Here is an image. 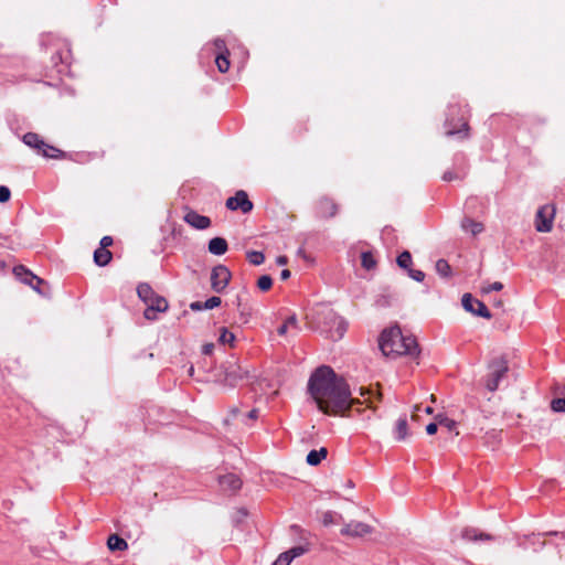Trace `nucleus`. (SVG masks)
Here are the masks:
<instances>
[{
  "label": "nucleus",
  "instance_id": "22",
  "mask_svg": "<svg viewBox=\"0 0 565 565\" xmlns=\"http://www.w3.org/2000/svg\"><path fill=\"white\" fill-rule=\"evenodd\" d=\"M408 436V424L405 416L399 417L396 420L395 428H394V437L397 441H403Z\"/></svg>",
  "mask_w": 565,
  "mask_h": 565
},
{
  "label": "nucleus",
  "instance_id": "53",
  "mask_svg": "<svg viewBox=\"0 0 565 565\" xmlns=\"http://www.w3.org/2000/svg\"><path fill=\"white\" fill-rule=\"evenodd\" d=\"M277 263H278L279 265H285V264H287V257H286V256H279V257L277 258Z\"/></svg>",
  "mask_w": 565,
  "mask_h": 565
},
{
  "label": "nucleus",
  "instance_id": "23",
  "mask_svg": "<svg viewBox=\"0 0 565 565\" xmlns=\"http://www.w3.org/2000/svg\"><path fill=\"white\" fill-rule=\"evenodd\" d=\"M328 455L327 448L322 447L319 450H311L307 455V463L310 466H318Z\"/></svg>",
  "mask_w": 565,
  "mask_h": 565
},
{
  "label": "nucleus",
  "instance_id": "6",
  "mask_svg": "<svg viewBox=\"0 0 565 565\" xmlns=\"http://www.w3.org/2000/svg\"><path fill=\"white\" fill-rule=\"evenodd\" d=\"M23 142L36 150V152L39 154H42L43 157L45 158H50V159H63L65 158V152L62 151L61 149H57L56 147L54 146H51L49 143H46L38 134L35 132H26L23 138H22Z\"/></svg>",
  "mask_w": 565,
  "mask_h": 565
},
{
  "label": "nucleus",
  "instance_id": "49",
  "mask_svg": "<svg viewBox=\"0 0 565 565\" xmlns=\"http://www.w3.org/2000/svg\"><path fill=\"white\" fill-rule=\"evenodd\" d=\"M258 417V409L254 408L252 411H249L246 415V418L248 419H256Z\"/></svg>",
  "mask_w": 565,
  "mask_h": 565
},
{
  "label": "nucleus",
  "instance_id": "19",
  "mask_svg": "<svg viewBox=\"0 0 565 565\" xmlns=\"http://www.w3.org/2000/svg\"><path fill=\"white\" fill-rule=\"evenodd\" d=\"M207 249L211 254L221 256L227 252L228 245H227V242L225 238L214 237V238L210 239Z\"/></svg>",
  "mask_w": 565,
  "mask_h": 565
},
{
  "label": "nucleus",
  "instance_id": "28",
  "mask_svg": "<svg viewBox=\"0 0 565 565\" xmlns=\"http://www.w3.org/2000/svg\"><path fill=\"white\" fill-rule=\"evenodd\" d=\"M435 269H436V273L441 278H450L452 276L451 267H450L449 263L444 258H440L436 262Z\"/></svg>",
  "mask_w": 565,
  "mask_h": 565
},
{
  "label": "nucleus",
  "instance_id": "13",
  "mask_svg": "<svg viewBox=\"0 0 565 565\" xmlns=\"http://www.w3.org/2000/svg\"><path fill=\"white\" fill-rule=\"evenodd\" d=\"M373 532V527L366 523L360 521H351L349 523H344L340 533L343 536L349 537H363Z\"/></svg>",
  "mask_w": 565,
  "mask_h": 565
},
{
  "label": "nucleus",
  "instance_id": "39",
  "mask_svg": "<svg viewBox=\"0 0 565 565\" xmlns=\"http://www.w3.org/2000/svg\"><path fill=\"white\" fill-rule=\"evenodd\" d=\"M222 300L217 296H213L203 302L204 309H214L221 305Z\"/></svg>",
  "mask_w": 565,
  "mask_h": 565
},
{
  "label": "nucleus",
  "instance_id": "16",
  "mask_svg": "<svg viewBox=\"0 0 565 565\" xmlns=\"http://www.w3.org/2000/svg\"><path fill=\"white\" fill-rule=\"evenodd\" d=\"M185 223L195 230H206L211 226V218L199 214L196 211L188 210L183 216Z\"/></svg>",
  "mask_w": 565,
  "mask_h": 565
},
{
  "label": "nucleus",
  "instance_id": "15",
  "mask_svg": "<svg viewBox=\"0 0 565 565\" xmlns=\"http://www.w3.org/2000/svg\"><path fill=\"white\" fill-rule=\"evenodd\" d=\"M14 275L24 284L32 287L38 292H42L40 289V285L44 284V280L34 275L23 265L15 266L13 269Z\"/></svg>",
  "mask_w": 565,
  "mask_h": 565
},
{
  "label": "nucleus",
  "instance_id": "20",
  "mask_svg": "<svg viewBox=\"0 0 565 565\" xmlns=\"http://www.w3.org/2000/svg\"><path fill=\"white\" fill-rule=\"evenodd\" d=\"M461 536H462V539H465L467 541H478V540L491 541V540H493L492 535H490L488 533L479 532L478 529H475V527L463 529Z\"/></svg>",
  "mask_w": 565,
  "mask_h": 565
},
{
  "label": "nucleus",
  "instance_id": "32",
  "mask_svg": "<svg viewBox=\"0 0 565 565\" xmlns=\"http://www.w3.org/2000/svg\"><path fill=\"white\" fill-rule=\"evenodd\" d=\"M436 419L443 428L447 429V431H452L457 427V422L454 419L448 418L447 416H444L441 414L436 416Z\"/></svg>",
  "mask_w": 565,
  "mask_h": 565
},
{
  "label": "nucleus",
  "instance_id": "44",
  "mask_svg": "<svg viewBox=\"0 0 565 565\" xmlns=\"http://www.w3.org/2000/svg\"><path fill=\"white\" fill-rule=\"evenodd\" d=\"M111 244H113V238L110 236H104L100 239V247L99 248L107 249V247L110 246Z\"/></svg>",
  "mask_w": 565,
  "mask_h": 565
},
{
  "label": "nucleus",
  "instance_id": "11",
  "mask_svg": "<svg viewBox=\"0 0 565 565\" xmlns=\"http://www.w3.org/2000/svg\"><path fill=\"white\" fill-rule=\"evenodd\" d=\"M461 303H462L463 309L468 312H471L476 316H479V317H482L486 319L491 318V312L487 308V306L482 301L475 299L470 294H465L462 296Z\"/></svg>",
  "mask_w": 565,
  "mask_h": 565
},
{
  "label": "nucleus",
  "instance_id": "43",
  "mask_svg": "<svg viewBox=\"0 0 565 565\" xmlns=\"http://www.w3.org/2000/svg\"><path fill=\"white\" fill-rule=\"evenodd\" d=\"M11 192L8 186L0 185V203H6L10 200Z\"/></svg>",
  "mask_w": 565,
  "mask_h": 565
},
{
  "label": "nucleus",
  "instance_id": "36",
  "mask_svg": "<svg viewBox=\"0 0 565 565\" xmlns=\"http://www.w3.org/2000/svg\"><path fill=\"white\" fill-rule=\"evenodd\" d=\"M308 551H309V544H305V545L294 546L286 552L289 554V556L294 561L296 557H299V556L306 554Z\"/></svg>",
  "mask_w": 565,
  "mask_h": 565
},
{
  "label": "nucleus",
  "instance_id": "35",
  "mask_svg": "<svg viewBox=\"0 0 565 565\" xmlns=\"http://www.w3.org/2000/svg\"><path fill=\"white\" fill-rule=\"evenodd\" d=\"M273 286V278L269 275H263L257 280V287L260 291H268Z\"/></svg>",
  "mask_w": 565,
  "mask_h": 565
},
{
  "label": "nucleus",
  "instance_id": "26",
  "mask_svg": "<svg viewBox=\"0 0 565 565\" xmlns=\"http://www.w3.org/2000/svg\"><path fill=\"white\" fill-rule=\"evenodd\" d=\"M299 331V323L295 315L288 317L285 322L277 329L279 335H286L288 330Z\"/></svg>",
  "mask_w": 565,
  "mask_h": 565
},
{
  "label": "nucleus",
  "instance_id": "54",
  "mask_svg": "<svg viewBox=\"0 0 565 565\" xmlns=\"http://www.w3.org/2000/svg\"><path fill=\"white\" fill-rule=\"evenodd\" d=\"M188 374L190 376H192L194 374V366L193 365H190L189 369H188Z\"/></svg>",
  "mask_w": 565,
  "mask_h": 565
},
{
  "label": "nucleus",
  "instance_id": "31",
  "mask_svg": "<svg viewBox=\"0 0 565 565\" xmlns=\"http://www.w3.org/2000/svg\"><path fill=\"white\" fill-rule=\"evenodd\" d=\"M247 260L255 266H259L265 262V255L263 252L249 250L246 253Z\"/></svg>",
  "mask_w": 565,
  "mask_h": 565
},
{
  "label": "nucleus",
  "instance_id": "37",
  "mask_svg": "<svg viewBox=\"0 0 565 565\" xmlns=\"http://www.w3.org/2000/svg\"><path fill=\"white\" fill-rule=\"evenodd\" d=\"M218 341L222 344L233 345V343L235 341V335H234V333L230 332L226 328L223 327L221 329V334H220Z\"/></svg>",
  "mask_w": 565,
  "mask_h": 565
},
{
  "label": "nucleus",
  "instance_id": "56",
  "mask_svg": "<svg viewBox=\"0 0 565 565\" xmlns=\"http://www.w3.org/2000/svg\"><path fill=\"white\" fill-rule=\"evenodd\" d=\"M242 317H243V321L247 322V317L245 316V313L243 311H242Z\"/></svg>",
  "mask_w": 565,
  "mask_h": 565
},
{
  "label": "nucleus",
  "instance_id": "17",
  "mask_svg": "<svg viewBox=\"0 0 565 565\" xmlns=\"http://www.w3.org/2000/svg\"><path fill=\"white\" fill-rule=\"evenodd\" d=\"M459 122H460L459 126H457V125H452V121L449 118L446 119L445 126H446V136L447 137H452V136H460V138L468 137V131H469L468 122L463 119H460Z\"/></svg>",
  "mask_w": 565,
  "mask_h": 565
},
{
  "label": "nucleus",
  "instance_id": "25",
  "mask_svg": "<svg viewBox=\"0 0 565 565\" xmlns=\"http://www.w3.org/2000/svg\"><path fill=\"white\" fill-rule=\"evenodd\" d=\"M107 546L110 551H125L128 548L127 542L117 534H111L108 537Z\"/></svg>",
  "mask_w": 565,
  "mask_h": 565
},
{
  "label": "nucleus",
  "instance_id": "4",
  "mask_svg": "<svg viewBox=\"0 0 565 565\" xmlns=\"http://www.w3.org/2000/svg\"><path fill=\"white\" fill-rule=\"evenodd\" d=\"M319 315L321 318L317 323L320 332L333 341L342 339L347 331V322L343 318L329 308H324Z\"/></svg>",
  "mask_w": 565,
  "mask_h": 565
},
{
  "label": "nucleus",
  "instance_id": "57",
  "mask_svg": "<svg viewBox=\"0 0 565 565\" xmlns=\"http://www.w3.org/2000/svg\"><path fill=\"white\" fill-rule=\"evenodd\" d=\"M291 529L296 530V529H298V526L297 525H291Z\"/></svg>",
  "mask_w": 565,
  "mask_h": 565
},
{
  "label": "nucleus",
  "instance_id": "21",
  "mask_svg": "<svg viewBox=\"0 0 565 565\" xmlns=\"http://www.w3.org/2000/svg\"><path fill=\"white\" fill-rule=\"evenodd\" d=\"M460 225L465 232H470L472 234V236H477L478 234L482 233L484 230V226L481 222L475 221L468 216L462 218Z\"/></svg>",
  "mask_w": 565,
  "mask_h": 565
},
{
  "label": "nucleus",
  "instance_id": "27",
  "mask_svg": "<svg viewBox=\"0 0 565 565\" xmlns=\"http://www.w3.org/2000/svg\"><path fill=\"white\" fill-rule=\"evenodd\" d=\"M467 175V169L465 166L459 167L457 170H448L443 174V180L450 182L454 180H462Z\"/></svg>",
  "mask_w": 565,
  "mask_h": 565
},
{
  "label": "nucleus",
  "instance_id": "55",
  "mask_svg": "<svg viewBox=\"0 0 565 565\" xmlns=\"http://www.w3.org/2000/svg\"><path fill=\"white\" fill-rule=\"evenodd\" d=\"M425 412H426L427 414H431V413H433V408H431V407H429V406H427V407L425 408Z\"/></svg>",
  "mask_w": 565,
  "mask_h": 565
},
{
  "label": "nucleus",
  "instance_id": "42",
  "mask_svg": "<svg viewBox=\"0 0 565 565\" xmlns=\"http://www.w3.org/2000/svg\"><path fill=\"white\" fill-rule=\"evenodd\" d=\"M407 271L408 276L418 282H422L425 279V273L419 269L409 268Z\"/></svg>",
  "mask_w": 565,
  "mask_h": 565
},
{
  "label": "nucleus",
  "instance_id": "9",
  "mask_svg": "<svg viewBox=\"0 0 565 565\" xmlns=\"http://www.w3.org/2000/svg\"><path fill=\"white\" fill-rule=\"evenodd\" d=\"M555 207L553 205L541 206L536 213L535 228L537 232L548 233L553 228Z\"/></svg>",
  "mask_w": 565,
  "mask_h": 565
},
{
  "label": "nucleus",
  "instance_id": "34",
  "mask_svg": "<svg viewBox=\"0 0 565 565\" xmlns=\"http://www.w3.org/2000/svg\"><path fill=\"white\" fill-rule=\"evenodd\" d=\"M216 66L221 73H225L230 68V60L227 55L221 53L215 58Z\"/></svg>",
  "mask_w": 565,
  "mask_h": 565
},
{
  "label": "nucleus",
  "instance_id": "30",
  "mask_svg": "<svg viewBox=\"0 0 565 565\" xmlns=\"http://www.w3.org/2000/svg\"><path fill=\"white\" fill-rule=\"evenodd\" d=\"M361 265L366 270L374 269L376 266V260L372 252H362L361 254Z\"/></svg>",
  "mask_w": 565,
  "mask_h": 565
},
{
  "label": "nucleus",
  "instance_id": "48",
  "mask_svg": "<svg viewBox=\"0 0 565 565\" xmlns=\"http://www.w3.org/2000/svg\"><path fill=\"white\" fill-rule=\"evenodd\" d=\"M376 303L381 307H385V306H388L390 305V300L387 297H381L380 299L376 300Z\"/></svg>",
  "mask_w": 565,
  "mask_h": 565
},
{
  "label": "nucleus",
  "instance_id": "3",
  "mask_svg": "<svg viewBox=\"0 0 565 565\" xmlns=\"http://www.w3.org/2000/svg\"><path fill=\"white\" fill-rule=\"evenodd\" d=\"M137 295L147 306L143 312L147 320H156L158 312H166L169 308L167 299L156 294L147 282L138 285Z\"/></svg>",
  "mask_w": 565,
  "mask_h": 565
},
{
  "label": "nucleus",
  "instance_id": "29",
  "mask_svg": "<svg viewBox=\"0 0 565 565\" xmlns=\"http://www.w3.org/2000/svg\"><path fill=\"white\" fill-rule=\"evenodd\" d=\"M343 521V518L341 514L335 513L333 511H326L322 514V524L324 526H329L331 524H337Z\"/></svg>",
  "mask_w": 565,
  "mask_h": 565
},
{
  "label": "nucleus",
  "instance_id": "33",
  "mask_svg": "<svg viewBox=\"0 0 565 565\" xmlns=\"http://www.w3.org/2000/svg\"><path fill=\"white\" fill-rule=\"evenodd\" d=\"M397 265L401 267V268H404V269H409L411 268V265H412V255L408 250H404L403 253H401L398 256H397Z\"/></svg>",
  "mask_w": 565,
  "mask_h": 565
},
{
  "label": "nucleus",
  "instance_id": "38",
  "mask_svg": "<svg viewBox=\"0 0 565 565\" xmlns=\"http://www.w3.org/2000/svg\"><path fill=\"white\" fill-rule=\"evenodd\" d=\"M552 411L556 413H565V398H554L551 402Z\"/></svg>",
  "mask_w": 565,
  "mask_h": 565
},
{
  "label": "nucleus",
  "instance_id": "8",
  "mask_svg": "<svg viewBox=\"0 0 565 565\" xmlns=\"http://www.w3.org/2000/svg\"><path fill=\"white\" fill-rule=\"evenodd\" d=\"M232 274L230 269L224 265H217L213 267L211 273V288L220 294L225 290L231 280Z\"/></svg>",
  "mask_w": 565,
  "mask_h": 565
},
{
  "label": "nucleus",
  "instance_id": "14",
  "mask_svg": "<svg viewBox=\"0 0 565 565\" xmlns=\"http://www.w3.org/2000/svg\"><path fill=\"white\" fill-rule=\"evenodd\" d=\"M317 215L321 218H331L334 217L339 212V205L338 203L329 198V196H321L317 201Z\"/></svg>",
  "mask_w": 565,
  "mask_h": 565
},
{
  "label": "nucleus",
  "instance_id": "50",
  "mask_svg": "<svg viewBox=\"0 0 565 565\" xmlns=\"http://www.w3.org/2000/svg\"><path fill=\"white\" fill-rule=\"evenodd\" d=\"M289 277H290V270H289V269H284V270H281V273H280V278H281V280H286V279H288Z\"/></svg>",
  "mask_w": 565,
  "mask_h": 565
},
{
  "label": "nucleus",
  "instance_id": "2",
  "mask_svg": "<svg viewBox=\"0 0 565 565\" xmlns=\"http://www.w3.org/2000/svg\"><path fill=\"white\" fill-rule=\"evenodd\" d=\"M379 347L382 353L388 358L402 355L417 358L420 353L416 339L413 335H404L397 326L382 331Z\"/></svg>",
  "mask_w": 565,
  "mask_h": 565
},
{
  "label": "nucleus",
  "instance_id": "46",
  "mask_svg": "<svg viewBox=\"0 0 565 565\" xmlns=\"http://www.w3.org/2000/svg\"><path fill=\"white\" fill-rule=\"evenodd\" d=\"M213 350H214L213 343H206L202 347V353L205 355L212 354Z\"/></svg>",
  "mask_w": 565,
  "mask_h": 565
},
{
  "label": "nucleus",
  "instance_id": "5",
  "mask_svg": "<svg viewBox=\"0 0 565 565\" xmlns=\"http://www.w3.org/2000/svg\"><path fill=\"white\" fill-rule=\"evenodd\" d=\"M23 142L36 150V152L39 154H42L43 157L45 158H50V159H63L65 158V152L62 151L61 149H57L56 147L54 146H51L49 143H46L38 134L35 132H26L23 138H22Z\"/></svg>",
  "mask_w": 565,
  "mask_h": 565
},
{
  "label": "nucleus",
  "instance_id": "1",
  "mask_svg": "<svg viewBox=\"0 0 565 565\" xmlns=\"http://www.w3.org/2000/svg\"><path fill=\"white\" fill-rule=\"evenodd\" d=\"M308 391L324 414L337 415L348 411L355 403L348 383L327 365L319 366L311 374Z\"/></svg>",
  "mask_w": 565,
  "mask_h": 565
},
{
  "label": "nucleus",
  "instance_id": "51",
  "mask_svg": "<svg viewBox=\"0 0 565 565\" xmlns=\"http://www.w3.org/2000/svg\"><path fill=\"white\" fill-rule=\"evenodd\" d=\"M215 45L217 49L221 50V49L225 47V42L221 39H217V40H215Z\"/></svg>",
  "mask_w": 565,
  "mask_h": 565
},
{
  "label": "nucleus",
  "instance_id": "41",
  "mask_svg": "<svg viewBox=\"0 0 565 565\" xmlns=\"http://www.w3.org/2000/svg\"><path fill=\"white\" fill-rule=\"evenodd\" d=\"M292 562L291 557L287 552L281 553L277 559L273 563V565H290Z\"/></svg>",
  "mask_w": 565,
  "mask_h": 565
},
{
  "label": "nucleus",
  "instance_id": "47",
  "mask_svg": "<svg viewBox=\"0 0 565 565\" xmlns=\"http://www.w3.org/2000/svg\"><path fill=\"white\" fill-rule=\"evenodd\" d=\"M190 309L193 311H200L204 310L203 302L202 301H194L190 303Z\"/></svg>",
  "mask_w": 565,
  "mask_h": 565
},
{
  "label": "nucleus",
  "instance_id": "10",
  "mask_svg": "<svg viewBox=\"0 0 565 565\" xmlns=\"http://www.w3.org/2000/svg\"><path fill=\"white\" fill-rule=\"evenodd\" d=\"M248 371L244 370L239 364L236 362H228L224 366V384L234 387L237 385V383L245 377H247Z\"/></svg>",
  "mask_w": 565,
  "mask_h": 565
},
{
  "label": "nucleus",
  "instance_id": "45",
  "mask_svg": "<svg viewBox=\"0 0 565 565\" xmlns=\"http://www.w3.org/2000/svg\"><path fill=\"white\" fill-rule=\"evenodd\" d=\"M438 422L437 423H430L426 426V433L428 435H434L436 434L437 429H438Z\"/></svg>",
  "mask_w": 565,
  "mask_h": 565
},
{
  "label": "nucleus",
  "instance_id": "40",
  "mask_svg": "<svg viewBox=\"0 0 565 565\" xmlns=\"http://www.w3.org/2000/svg\"><path fill=\"white\" fill-rule=\"evenodd\" d=\"M502 288H503L502 282H500V281H494V282H492V284H489V285H487V286H483V287L481 288V290H482V292H484V294H489V292H491V291H500V290H502Z\"/></svg>",
  "mask_w": 565,
  "mask_h": 565
},
{
  "label": "nucleus",
  "instance_id": "52",
  "mask_svg": "<svg viewBox=\"0 0 565 565\" xmlns=\"http://www.w3.org/2000/svg\"><path fill=\"white\" fill-rule=\"evenodd\" d=\"M230 413H231L232 417L235 418L239 414V409H238V407H232L230 409Z\"/></svg>",
  "mask_w": 565,
  "mask_h": 565
},
{
  "label": "nucleus",
  "instance_id": "7",
  "mask_svg": "<svg viewBox=\"0 0 565 565\" xmlns=\"http://www.w3.org/2000/svg\"><path fill=\"white\" fill-rule=\"evenodd\" d=\"M488 369L489 373L484 377V385L488 391L494 392L509 371L508 362L503 358H495L489 363Z\"/></svg>",
  "mask_w": 565,
  "mask_h": 565
},
{
  "label": "nucleus",
  "instance_id": "24",
  "mask_svg": "<svg viewBox=\"0 0 565 565\" xmlns=\"http://www.w3.org/2000/svg\"><path fill=\"white\" fill-rule=\"evenodd\" d=\"M111 253L108 249L105 248H97L94 252V262L97 266H106L111 260Z\"/></svg>",
  "mask_w": 565,
  "mask_h": 565
},
{
  "label": "nucleus",
  "instance_id": "12",
  "mask_svg": "<svg viewBox=\"0 0 565 565\" xmlns=\"http://www.w3.org/2000/svg\"><path fill=\"white\" fill-rule=\"evenodd\" d=\"M226 207L232 211L241 210L243 213H248L253 210V203L248 199L245 191L239 190L234 196L226 200Z\"/></svg>",
  "mask_w": 565,
  "mask_h": 565
},
{
  "label": "nucleus",
  "instance_id": "18",
  "mask_svg": "<svg viewBox=\"0 0 565 565\" xmlns=\"http://www.w3.org/2000/svg\"><path fill=\"white\" fill-rule=\"evenodd\" d=\"M220 486L225 491H237L242 487V480L234 473L221 476L218 479Z\"/></svg>",
  "mask_w": 565,
  "mask_h": 565
}]
</instances>
